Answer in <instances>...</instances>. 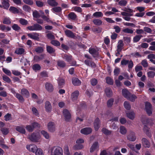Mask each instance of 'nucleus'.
<instances>
[{
	"label": "nucleus",
	"mask_w": 155,
	"mask_h": 155,
	"mask_svg": "<svg viewBox=\"0 0 155 155\" xmlns=\"http://www.w3.org/2000/svg\"><path fill=\"white\" fill-rule=\"evenodd\" d=\"M123 10L125 12H121V15L124 16L123 18L126 21H130L131 19L130 17L133 16V14L131 13L135 12V11L128 8H125Z\"/></svg>",
	"instance_id": "obj_1"
},
{
	"label": "nucleus",
	"mask_w": 155,
	"mask_h": 155,
	"mask_svg": "<svg viewBox=\"0 0 155 155\" xmlns=\"http://www.w3.org/2000/svg\"><path fill=\"white\" fill-rule=\"evenodd\" d=\"M51 155H63L62 148L59 146H55L51 147L49 150Z\"/></svg>",
	"instance_id": "obj_2"
},
{
	"label": "nucleus",
	"mask_w": 155,
	"mask_h": 155,
	"mask_svg": "<svg viewBox=\"0 0 155 155\" xmlns=\"http://www.w3.org/2000/svg\"><path fill=\"white\" fill-rule=\"evenodd\" d=\"M41 136L38 132L33 133L29 135L28 139L31 142L35 143H40L41 142Z\"/></svg>",
	"instance_id": "obj_3"
},
{
	"label": "nucleus",
	"mask_w": 155,
	"mask_h": 155,
	"mask_svg": "<svg viewBox=\"0 0 155 155\" xmlns=\"http://www.w3.org/2000/svg\"><path fill=\"white\" fill-rule=\"evenodd\" d=\"M27 28L30 31H41L42 29V27L38 24H35L32 26H29L27 27Z\"/></svg>",
	"instance_id": "obj_4"
},
{
	"label": "nucleus",
	"mask_w": 155,
	"mask_h": 155,
	"mask_svg": "<svg viewBox=\"0 0 155 155\" xmlns=\"http://www.w3.org/2000/svg\"><path fill=\"white\" fill-rule=\"evenodd\" d=\"M26 149L30 152L34 153L38 148L36 145L34 144H27L26 146Z\"/></svg>",
	"instance_id": "obj_5"
},
{
	"label": "nucleus",
	"mask_w": 155,
	"mask_h": 155,
	"mask_svg": "<svg viewBox=\"0 0 155 155\" xmlns=\"http://www.w3.org/2000/svg\"><path fill=\"white\" fill-rule=\"evenodd\" d=\"M99 150V146L98 142H95L94 143L90 148V152H93L94 151H97Z\"/></svg>",
	"instance_id": "obj_6"
},
{
	"label": "nucleus",
	"mask_w": 155,
	"mask_h": 155,
	"mask_svg": "<svg viewBox=\"0 0 155 155\" xmlns=\"http://www.w3.org/2000/svg\"><path fill=\"white\" fill-rule=\"evenodd\" d=\"M145 110L148 115H150L152 114V105L150 103L148 102H146L145 103Z\"/></svg>",
	"instance_id": "obj_7"
},
{
	"label": "nucleus",
	"mask_w": 155,
	"mask_h": 155,
	"mask_svg": "<svg viewBox=\"0 0 155 155\" xmlns=\"http://www.w3.org/2000/svg\"><path fill=\"white\" fill-rule=\"evenodd\" d=\"M92 130L90 127H87L84 128L81 130V133L84 135H88L91 134L92 132Z\"/></svg>",
	"instance_id": "obj_8"
},
{
	"label": "nucleus",
	"mask_w": 155,
	"mask_h": 155,
	"mask_svg": "<svg viewBox=\"0 0 155 155\" xmlns=\"http://www.w3.org/2000/svg\"><path fill=\"white\" fill-rule=\"evenodd\" d=\"M63 116L66 121H68L71 118V114L68 110L64 109L63 111Z\"/></svg>",
	"instance_id": "obj_9"
},
{
	"label": "nucleus",
	"mask_w": 155,
	"mask_h": 155,
	"mask_svg": "<svg viewBox=\"0 0 155 155\" xmlns=\"http://www.w3.org/2000/svg\"><path fill=\"white\" fill-rule=\"evenodd\" d=\"M27 35L28 37L34 40H38L39 39V34L38 33L33 32L31 33H28Z\"/></svg>",
	"instance_id": "obj_10"
},
{
	"label": "nucleus",
	"mask_w": 155,
	"mask_h": 155,
	"mask_svg": "<svg viewBox=\"0 0 155 155\" xmlns=\"http://www.w3.org/2000/svg\"><path fill=\"white\" fill-rule=\"evenodd\" d=\"M127 139L130 141H134L136 139L135 133L133 132L130 131L127 136Z\"/></svg>",
	"instance_id": "obj_11"
},
{
	"label": "nucleus",
	"mask_w": 155,
	"mask_h": 155,
	"mask_svg": "<svg viewBox=\"0 0 155 155\" xmlns=\"http://www.w3.org/2000/svg\"><path fill=\"white\" fill-rule=\"evenodd\" d=\"M48 130L51 132H53L55 130L54 123L52 122H49L47 125Z\"/></svg>",
	"instance_id": "obj_12"
},
{
	"label": "nucleus",
	"mask_w": 155,
	"mask_h": 155,
	"mask_svg": "<svg viewBox=\"0 0 155 155\" xmlns=\"http://www.w3.org/2000/svg\"><path fill=\"white\" fill-rule=\"evenodd\" d=\"M2 5L0 4V7L3 8L4 9H8L10 5L8 0H2Z\"/></svg>",
	"instance_id": "obj_13"
},
{
	"label": "nucleus",
	"mask_w": 155,
	"mask_h": 155,
	"mask_svg": "<svg viewBox=\"0 0 155 155\" xmlns=\"http://www.w3.org/2000/svg\"><path fill=\"white\" fill-rule=\"evenodd\" d=\"M123 46L124 43L122 40H119L117 43V51H118V54H119V52H120L122 51Z\"/></svg>",
	"instance_id": "obj_14"
},
{
	"label": "nucleus",
	"mask_w": 155,
	"mask_h": 155,
	"mask_svg": "<svg viewBox=\"0 0 155 155\" xmlns=\"http://www.w3.org/2000/svg\"><path fill=\"white\" fill-rule=\"evenodd\" d=\"M45 88L49 92H52L53 90V85L50 83L46 82L45 84Z\"/></svg>",
	"instance_id": "obj_15"
},
{
	"label": "nucleus",
	"mask_w": 155,
	"mask_h": 155,
	"mask_svg": "<svg viewBox=\"0 0 155 155\" xmlns=\"http://www.w3.org/2000/svg\"><path fill=\"white\" fill-rule=\"evenodd\" d=\"M100 122L99 119L98 118L96 119L94 124V127L95 130L97 131L100 127Z\"/></svg>",
	"instance_id": "obj_16"
},
{
	"label": "nucleus",
	"mask_w": 155,
	"mask_h": 155,
	"mask_svg": "<svg viewBox=\"0 0 155 155\" xmlns=\"http://www.w3.org/2000/svg\"><path fill=\"white\" fill-rule=\"evenodd\" d=\"M79 94V91H75L73 92L71 94V98L73 101L76 100Z\"/></svg>",
	"instance_id": "obj_17"
},
{
	"label": "nucleus",
	"mask_w": 155,
	"mask_h": 155,
	"mask_svg": "<svg viewBox=\"0 0 155 155\" xmlns=\"http://www.w3.org/2000/svg\"><path fill=\"white\" fill-rule=\"evenodd\" d=\"M63 58L65 61L68 62H70L73 59L71 55L64 54L62 56Z\"/></svg>",
	"instance_id": "obj_18"
},
{
	"label": "nucleus",
	"mask_w": 155,
	"mask_h": 155,
	"mask_svg": "<svg viewBox=\"0 0 155 155\" xmlns=\"http://www.w3.org/2000/svg\"><path fill=\"white\" fill-rule=\"evenodd\" d=\"M72 83L75 86H78L81 85V81L78 78H73L72 79Z\"/></svg>",
	"instance_id": "obj_19"
},
{
	"label": "nucleus",
	"mask_w": 155,
	"mask_h": 155,
	"mask_svg": "<svg viewBox=\"0 0 155 155\" xmlns=\"http://www.w3.org/2000/svg\"><path fill=\"white\" fill-rule=\"evenodd\" d=\"M142 144L145 147H149L150 146L149 142L147 139L145 138H143L142 139Z\"/></svg>",
	"instance_id": "obj_20"
},
{
	"label": "nucleus",
	"mask_w": 155,
	"mask_h": 155,
	"mask_svg": "<svg viewBox=\"0 0 155 155\" xmlns=\"http://www.w3.org/2000/svg\"><path fill=\"white\" fill-rule=\"evenodd\" d=\"M143 130L148 137H151L152 135L150 131V129L147 127L144 126L143 127Z\"/></svg>",
	"instance_id": "obj_21"
},
{
	"label": "nucleus",
	"mask_w": 155,
	"mask_h": 155,
	"mask_svg": "<svg viewBox=\"0 0 155 155\" xmlns=\"http://www.w3.org/2000/svg\"><path fill=\"white\" fill-rule=\"evenodd\" d=\"M21 94L26 97H28L29 96V93L26 89L25 88H23L21 90Z\"/></svg>",
	"instance_id": "obj_22"
},
{
	"label": "nucleus",
	"mask_w": 155,
	"mask_h": 155,
	"mask_svg": "<svg viewBox=\"0 0 155 155\" xmlns=\"http://www.w3.org/2000/svg\"><path fill=\"white\" fill-rule=\"evenodd\" d=\"M66 35L68 37L74 38L75 37V35L74 34L69 30H66L64 31Z\"/></svg>",
	"instance_id": "obj_23"
},
{
	"label": "nucleus",
	"mask_w": 155,
	"mask_h": 155,
	"mask_svg": "<svg viewBox=\"0 0 155 155\" xmlns=\"http://www.w3.org/2000/svg\"><path fill=\"white\" fill-rule=\"evenodd\" d=\"M45 108L47 111L50 112L51 110V106L48 101H46L45 104Z\"/></svg>",
	"instance_id": "obj_24"
},
{
	"label": "nucleus",
	"mask_w": 155,
	"mask_h": 155,
	"mask_svg": "<svg viewBox=\"0 0 155 155\" xmlns=\"http://www.w3.org/2000/svg\"><path fill=\"white\" fill-rule=\"evenodd\" d=\"M122 92L123 95L124 97L127 99L128 98L130 93L128 90L126 89H123L122 90Z\"/></svg>",
	"instance_id": "obj_25"
},
{
	"label": "nucleus",
	"mask_w": 155,
	"mask_h": 155,
	"mask_svg": "<svg viewBox=\"0 0 155 155\" xmlns=\"http://www.w3.org/2000/svg\"><path fill=\"white\" fill-rule=\"evenodd\" d=\"M9 10L10 12L14 14L18 13L19 12L18 9L13 6H11Z\"/></svg>",
	"instance_id": "obj_26"
},
{
	"label": "nucleus",
	"mask_w": 155,
	"mask_h": 155,
	"mask_svg": "<svg viewBox=\"0 0 155 155\" xmlns=\"http://www.w3.org/2000/svg\"><path fill=\"white\" fill-rule=\"evenodd\" d=\"M126 114L127 117L131 120H133L135 117V114L133 112L127 113Z\"/></svg>",
	"instance_id": "obj_27"
},
{
	"label": "nucleus",
	"mask_w": 155,
	"mask_h": 155,
	"mask_svg": "<svg viewBox=\"0 0 155 155\" xmlns=\"http://www.w3.org/2000/svg\"><path fill=\"white\" fill-rule=\"evenodd\" d=\"M44 56L41 55L40 56H35L34 58V61L36 62H38L44 58Z\"/></svg>",
	"instance_id": "obj_28"
},
{
	"label": "nucleus",
	"mask_w": 155,
	"mask_h": 155,
	"mask_svg": "<svg viewBox=\"0 0 155 155\" xmlns=\"http://www.w3.org/2000/svg\"><path fill=\"white\" fill-rule=\"evenodd\" d=\"M48 2L49 5L52 6H56L58 5V3L56 2L55 0H48Z\"/></svg>",
	"instance_id": "obj_29"
},
{
	"label": "nucleus",
	"mask_w": 155,
	"mask_h": 155,
	"mask_svg": "<svg viewBox=\"0 0 155 155\" xmlns=\"http://www.w3.org/2000/svg\"><path fill=\"white\" fill-rule=\"evenodd\" d=\"M35 153V155H44L43 150L39 148H38Z\"/></svg>",
	"instance_id": "obj_30"
},
{
	"label": "nucleus",
	"mask_w": 155,
	"mask_h": 155,
	"mask_svg": "<svg viewBox=\"0 0 155 155\" xmlns=\"http://www.w3.org/2000/svg\"><path fill=\"white\" fill-rule=\"evenodd\" d=\"M16 130L19 132L25 134V130L24 127L22 126H18L16 128Z\"/></svg>",
	"instance_id": "obj_31"
},
{
	"label": "nucleus",
	"mask_w": 155,
	"mask_h": 155,
	"mask_svg": "<svg viewBox=\"0 0 155 155\" xmlns=\"http://www.w3.org/2000/svg\"><path fill=\"white\" fill-rule=\"evenodd\" d=\"M103 15V13L101 12H94L93 15V16L95 17H102Z\"/></svg>",
	"instance_id": "obj_32"
},
{
	"label": "nucleus",
	"mask_w": 155,
	"mask_h": 155,
	"mask_svg": "<svg viewBox=\"0 0 155 155\" xmlns=\"http://www.w3.org/2000/svg\"><path fill=\"white\" fill-rule=\"evenodd\" d=\"M58 65L61 68H64L65 67L66 64L63 61L61 60H59L57 61Z\"/></svg>",
	"instance_id": "obj_33"
},
{
	"label": "nucleus",
	"mask_w": 155,
	"mask_h": 155,
	"mask_svg": "<svg viewBox=\"0 0 155 155\" xmlns=\"http://www.w3.org/2000/svg\"><path fill=\"white\" fill-rule=\"evenodd\" d=\"M105 92L107 97H110L112 95V93L111 90L110 88H106L105 89Z\"/></svg>",
	"instance_id": "obj_34"
},
{
	"label": "nucleus",
	"mask_w": 155,
	"mask_h": 155,
	"mask_svg": "<svg viewBox=\"0 0 155 155\" xmlns=\"http://www.w3.org/2000/svg\"><path fill=\"white\" fill-rule=\"evenodd\" d=\"M93 22L94 25L97 26H100L101 25L102 23L101 20L98 19H96L93 20Z\"/></svg>",
	"instance_id": "obj_35"
},
{
	"label": "nucleus",
	"mask_w": 155,
	"mask_h": 155,
	"mask_svg": "<svg viewBox=\"0 0 155 155\" xmlns=\"http://www.w3.org/2000/svg\"><path fill=\"white\" fill-rule=\"evenodd\" d=\"M41 133L42 134L45 138L47 139H49L50 137L46 131L43 130L41 131Z\"/></svg>",
	"instance_id": "obj_36"
},
{
	"label": "nucleus",
	"mask_w": 155,
	"mask_h": 155,
	"mask_svg": "<svg viewBox=\"0 0 155 155\" xmlns=\"http://www.w3.org/2000/svg\"><path fill=\"white\" fill-rule=\"evenodd\" d=\"M84 146L82 145L77 144L75 145L73 147V148L74 150H78L83 148Z\"/></svg>",
	"instance_id": "obj_37"
},
{
	"label": "nucleus",
	"mask_w": 155,
	"mask_h": 155,
	"mask_svg": "<svg viewBox=\"0 0 155 155\" xmlns=\"http://www.w3.org/2000/svg\"><path fill=\"white\" fill-rule=\"evenodd\" d=\"M32 68L35 71L40 70L41 68L40 66L38 64H34Z\"/></svg>",
	"instance_id": "obj_38"
},
{
	"label": "nucleus",
	"mask_w": 155,
	"mask_h": 155,
	"mask_svg": "<svg viewBox=\"0 0 155 155\" xmlns=\"http://www.w3.org/2000/svg\"><path fill=\"white\" fill-rule=\"evenodd\" d=\"M44 51L43 48L41 47H38L36 48L34 51H35L38 54H40L43 52Z\"/></svg>",
	"instance_id": "obj_39"
},
{
	"label": "nucleus",
	"mask_w": 155,
	"mask_h": 155,
	"mask_svg": "<svg viewBox=\"0 0 155 155\" xmlns=\"http://www.w3.org/2000/svg\"><path fill=\"white\" fill-rule=\"evenodd\" d=\"M47 51L50 54L54 53L55 50L49 46H47L46 47Z\"/></svg>",
	"instance_id": "obj_40"
},
{
	"label": "nucleus",
	"mask_w": 155,
	"mask_h": 155,
	"mask_svg": "<svg viewBox=\"0 0 155 155\" xmlns=\"http://www.w3.org/2000/svg\"><path fill=\"white\" fill-rule=\"evenodd\" d=\"M120 132L121 134L124 135L126 134L127 131L124 127L121 126L120 127Z\"/></svg>",
	"instance_id": "obj_41"
},
{
	"label": "nucleus",
	"mask_w": 155,
	"mask_h": 155,
	"mask_svg": "<svg viewBox=\"0 0 155 155\" xmlns=\"http://www.w3.org/2000/svg\"><path fill=\"white\" fill-rule=\"evenodd\" d=\"M25 52V50L23 48H18L16 50L15 52L17 54H21Z\"/></svg>",
	"instance_id": "obj_42"
},
{
	"label": "nucleus",
	"mask_w": 155,
	"mask_h": 155,
	"mask_svg": "<svg viewBox=\"0 0 155 155\" xmlns=\"http://www.w3.org/2000/svg\"><path fill=\"white\" fill-rule=\"evenodd\" d=\"M51 10L53 12H61V7L58 6L53 8Z\"/></svg>",
	"instance_id": "obj_43"
},
{
	"label": "nucleus",
	"mask_w": 155,
	"mask_h": 155,
	"mask_svg": "<svg viewBox=\"0 0 155 155\" xmlns=\"http://www.w3.org/2000/svg\"><path fill=\"white\" fill-rule=\"evenodd\" d=\"M102 132L104 134L108 135L110 134H111V131L108 130L105 128H103L101 130Z\"/></svg>",
	"instance_id": "obj_44"
},
{
	"label": "nucleus",
	"mask_w": 155,
	"mask_h": 155,
	"mask_svg": "<svg viewBox=\"0 0 155 155\" xmlns=\"http://www.w3.org/2000/svg\"><path fill=\"white\" fill-rule=\"evenodd\" d=\"M122 31L125 33L130 34H132L134 32L133 30L128 28L123 29Z\"/></svg>",
	"instance_id": "obj_45"
},
{
	"label": "nucleus",
	"mask_w": 155,
	"mask_h": 155,
	"mask_svg": "<svg viewBox=\"0 0 155 155\" xmlns=\"http://www.w3.org/2000/svg\"><path fill=\"white\" fill-rule=\"evenodd\" d=\"M137 98V96L134 94H130L128 98L127 99H129L130 101L132 102L134 101Z\"/></svg>",
	"instance_id": "obj_46"
},
{
	"label": "nucleus",
	"mask_w": 155,
	"mask_h": 155,
	"mask_svg": "<svg viewBox=\"0 0 155 155\" xmlns=\"http://www.w3.org/2000/svg\"><path fill=\"white\" fill-rule=\"evenodd\" d=\"M89 53L94 56L97 54L96 50L94 48H90L89 49Z\"/></svg>",
	"instance_id": "obj_47"
},
{
	"label": "nucleus",
	"mask_w": 155,
	"mask_h": 155,
	"mask_svg": "<svg viewBox=\"0 0 155 155\" xmlns=\"http://www.w3.org/2000/svg\"><path fill=\"white\" fill-rule=\"evenodd\" d=\"M16 97L21 102H23L24 101V99L23 97L18 93H16L15 95Z\"/></svg>",
	"instance_id": "obj_48"
},
{
	"label": "nucleus",
	"mask_w": 155,
	"mask_h": 155,
	"mask_svg": "<svg viewBox=\"0 0 155 155\" xmlns=\"http://www.w3.org/2000/svg\"><path fill=\"white\" fill-rule=\"evenodd\" d=\"M68 16L71 19L73 20H75L77 17L76 15L74 12L70 13L69 14Z\"/></svg>",
	"instance_id": "obj_49"
},
{
	"label": "nucleus",
	"mask_w": 155,
	"mask_h": 155,
	"mask_svg": "<svg viewBox=\"0 0 155 155\" xmlns=\"http://www.w3.org/2000/svg\"><path fill=\"white\" fill-rule=\"evenodd\" d=\"M141 64L144 68L147 67L148 66V63L146 59H145L142 61Z\"/></svg>",
	"instance_id": "obj_50"
},
{
	"label": "nucleus",
	"mask_w": 155,
	"mask_h": 155,
	"mask_svg": "<svg viewBox=\"0 0 155 155\" xmlns=\"http://www.w3.org/2000/svg\"><path fill=\"white\" fill-rule=\"evenodd\" d=\"M19 21L20 23L23 25H26L28 24L27 20L23 18H20Z\"/></svg>",
	"instance_id": "obj_51"
},
{
	"label": "nucleus",
	"mask_w": 155,
	"mask_h": 155,
	"mask_svg": "<svg viewBox=\"0 0 155 155\" xmlns=\"http://www.w3.org/2000/svg\"><path fill=\"white\" fill-rule=\"evenodd\" d=\"M147 58L149 59L150 62H151L153 59H155V54H150L148 55Z\"/></svg>",
	"instance_id": "obj_52"
},
{
	"label": "nucleus",
	"mask_w": 155,
	"mask_h": 155,
	"mask_svg": "<svg viewBox=\"0 0 155 155\" xmlns=\"http://www.w3.org/2000/svg\"><path fill=\"white\" fill-rule=\"evenodd\" d=\"M124 106L126 109L129 110L131 108V106L129 103L127 101H125L124 103Z\"/></svg>",
	"instance_id": "obj_53"
},
{
	"label": "nucleus",
	"mask_w": 155,
	"mask_h": 155,
	"mask_svg": "<svg viewBox=\"0 0 155 155\" xmlns=\"http://www.w3.org/2000/svg\"><path fill=\"white\" fill-rule=\"evenodd\" d=\"M114 102L113 99L111 98L108 100L107 102V105L108 107H110L113 104Z\"/></svg>",
	"instance_id": "obj_54"
},
{
	"label": "nucleus",
	"mask_w": 155,
	"mask_h": 155,
	"mask_svg": "<svg viewBox=\"0 0 155 155\" xmlns=\"http://www.w3.org/2000/svg\"><path fill=\"white\" fill-rule=\"evenodd\" d=\"M148 77L150 78H153L155 75V73L153 71H150L147 73Z\"/></svg>",
	"instance_id": "obj_55"
},
{
	"label": "nucleus",
	"mask_w": 155,
	"mask_h": 155,
	"mask_svg": "<svg viewBox=\"0 0 155 155\" xmlns=\"http://www.w3.org/2000/svg\"><path fill=\"white\" fill-rule=\"evenodd\" d=\"M23 9L26 12H30L31 11V8L27 5H24L23 6Z\"/></svg>",
	"instance_id": "obj_56"
},
{
	"label": "nucleus",
	"mask_w": 155,
	"mask_h": 155,
	"mask_svg": "<svg viewBox=\"0 0 155 155\" xmlns=\"http://www.w3.org/2000/svg\"><path fill=\"white\" fill-rule=\"evenodd\" d=\"M142 37L141 35H138L136 36L134 38V41L135 42H137L139 41L141 38Z\"/></svg>",
	"instance_id": "obj_57"
},
{
	"label": "nucleus",
	"mask_w": 155,
	"mask_h": 155,
	"mask_svg": "<svg viewBox=\"0 0 155 155\" xmlns=\"http://www.w3.org/2000/svg\"><path fill=\"white\" fill-rule=\"evenodd\" d=\"M2 78L3 80L4 81L8 83H9L11 81V80L10 79V78L5 75L3 76L2 77Z\"/></svg>",
	"instance_id": "obj_58"
},
{
	"label": "nucleus",
	"mask_w": 155,
	"mask_h": 155,
	"mask_svg": "<svg viewBox=\"0 0 155 155\" xmlns=\"http://www.w3.org/2000/svg\"><path fill=\"white\" fill-rule=\"evenodd\" d=\"M2 70L3 72L7 75L8 76H10L11 75V73L9 70L5 68H2Z\"/></svg>",
	"instance_id": "obj_59"
},
{
	"label": "nucleus",
	"mask_w": 155,
	"mask_h": 155,
	"mask_svg": "<svg viewBox=\"0 0 155 155\" xmlns=\"http://www.w3.org/2000/svg\"><path fill=\"white\" fill-rule=\"evenodd\" d=\"M23 2L25 4L29 5H32L34 4V2L32 0H23Z\"/></svg>",
	"instance_id": "obj_60"
},
{
	"label": "nucleus",
	"mask_w": 155,
	"mask_h": 155,
	"mask_svg": "<svg viewBox=\"0 0 155 155\" xmlns=\"http://www.w3.org/2000/svg\"><path fill=\"white\" fill-rule=\"evenodd\" d=\"M11 114L8 113L4 116L5 120L6 121H8L11 119Z\"/></svg>",
	"instance_id": "obj_61"
},
{
	"label": "nucleus",
	"mask_w": 155,
	"mask_h": 155,
	"mask_svg": "<svg viewBox=\"0 0 155 155\" xmlns=\"http://www.w3.org/2000/svg\"><path fill=\"white\" fill-rule=\"evenodd\" d=\"M127 2L125 0H121L119 2V4L121 6H125L127 4Z\"/></svg>",
	"instance_id": "obj_62"
},
{
	"label": "nucleus",
	"mask_w": 155,
	"mask_h": 155,
	"mask_svg": "<svg viewBox=\"0 0 155 155\" xmlns=\"http://www.w3.org/2000/svg\"><path fill=\"white\" fill-rule=\"evenodd\" d=\"M106 82L110 84H113V79L111 78L108 77L106 78Z\"/></svg>",
	"instance_id": "obj_63"
},
{
	"label": "nucleus",
	"mask_w": 155,
	"mask_h": 155,
	"mask_svg": "<svg viewBox=\"0 0 155 155\" xmlns=\"http://www.w3.org/2000/svg\"><path fill=\"white\" fill-rule=\"evenodd\" d=\"M32 111L33 114L36 116H38L39 115L38 112L37 110L35 107L32 108Z\"/></svg>",
	"instance_id": "obj_64"
}]
</instances>
